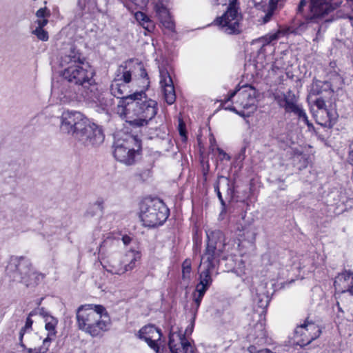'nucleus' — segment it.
Here are the masks:
<instances>
[{"label": "nucleus", "instance_id": "f257e3e1", "mask_svg": "<svg viewBox=\"0 0 353 353\" xmlns=\"http://www.w3.org/2000/svg\"><path fill=\"white\" fill-rule=\"evenodd\" d=\"M94 74L88 63L68 67L62 72L63 79L52 83V92L62 104L92 100L97 90Z\"/></svg>", "mask_w": 353, "mask_h": 353}, {"label": "nucleus", "instance_id": "f03ea898", "mask_svg": "<svg viewBox=\"0 0 353 353\" xmlns=\"http://www.w3.org/2000/svg\"><path fill=\"white\" fill-rule=\"evenodd\" d=\"M306 0H300L296 8V15L293 19L292 33L301 34L306 30L312 28L316 32L314 41H316L321 34L323 26L332 19H325L330 12L339 7L341 2L330 3L327 0H310L309 12H304V8L307 6Z\"/></svg>", "mask_w": 353, "mask_h": 353}, {"label": "nucleus", "instance_id": "7ed1b4c3", "mask_svg": "<svg viewBox=\"0 0 353 353\" xmlns=\"http://www.w3.org/2000/svg\"><path fill=\"white\" fill-rule=\"evenodd\" d=\"M61 131L70 134L83 146H97L104 141L102 130L97 125L90 123L78 111H65L61 117Z\"/></svg>", "mask_w": 353, "mask_h": 353}, {"label": "nucleus", "instance_id": "20e7f679", "mask_svg": "<svg viewBox=\"0 0 353 353\" xmlns=\"http://www.w3.org/2000/svg\"><path fill=\"white\" fill-rule=\"evenodd\" d=\"M78 328L92 337L98 336L108 330L110 319L105 308L101 305H84L76 312Z\"/></svg>", "mask_w": 353, "mask_h": 353}, {"label": "nucleus", "instance_id": "39448f33", "mask_svg": "<svg viewBox=\"0 0 353 353\" xmlns=\"http://www.w3.org/2000/svg\"><path fill=\"white\" fill-rule=\"evenodd\" d=\"M6 276L13 281L23 283L27 287L34 285L44 276L35 272L30 261L24 256H12L6 268Z\"/></svg>", "mask_w": 353, "mask_h": 353}, {"label": "nucleus", "instance_id": "423d86ee", "mask_svg": "<svg viewBox=\"0 0 353 353\" xmlns=\"http://www.w3.org/2000/svg\"><path fill=\"white\" fill-rule=\"evenodd\" d=\"M132 97L134 99L130 110H132L134 120L130 121V125L134 128L145 126L157 113V102L148 99L143 91L134 92Z\"/></svg>", "mask_w": 353, "mask_h": 353}, {"label": "nucleus", "instance_id": "0eeeda50", "mask_svg": "<svg viewBox=\"0 0 353 353\" xmlns=\"http://www.w3.org/2000/svg\"><path fill=\"white\" fill-rule=\"evenodd\" d=\"M208 241L203 254L201 256V262L206 265L216 267L220 260L228 259L225 237L220 230H208L206 232Z\"/></svg>", "mask_w": 353, "mask_h": 353}, {"label": "nucleus", "instance_id": "6e6552de", "mask_svg": "<svg viewBox=\"0 0 353 353\" xmlns=\"http://www.w3.org/2000/svg\"><path fill=\"white\" fill-rule=\"evenodd\" d=\"M216 5H226L229 2L227 10L221 17H217L215 23L222 31L228 34H238L241 32L240 21L241 14L238 12V0H212Z\"/></svg>", "mask_w": 353, "mask_h": 353}, {"label": "nucleus", "instance_id": "1a4fd4ad", "mask_svg": "<svg viewBox=\"0 0 353 353\" xmlns=\"http://www.w3.org/2000/svg\"><path fill=\"white\" fill-rule=\"evenodd\" d=\"M40 314L45 318V329L48 332V334L42 340L41 337L37 333L32 334L29 338L28 343L30 346L34 347H30L27 349V353H46L57 333L56 330L58 324L57 319L52 316L46 314L43 308L40 309Z\"/></svg>", "mask_w": 353, "mask_h": 353}, {"label": "nucleus", "instance_id": "9d476101", "mask_svg": "<svg viewBox=\"0 0 353 353\" xmlns=\"http://www.w3.org/2000/svg\"><path fill=\"white\" fill-rule=\"evenodd\" d=\"M168 209L160 200H150L141 206L140 217L145 227L162 225L168 217Z\"/></svg>", "mask_w": 353, "mask_h": 353}, {"label": "nucleus", "instance_id": "9b49d317", "mask_svg": "<svg viewBox=\"0 0 353 353\" xmlns=\"http://www.w3.org/2000/svg\"><path fill=\"white\" fill-rule=\"evenodd\" d=\"M132 74L126 66L121 65L118 67L115 77L110 85V92L112 96L119 100H127L134 99L133 94H129L127 83L130 82Z\"/></svg>", "mask_w": 353, "mask_h": 353}, {"label": "nucleus", "instance_id": "f8f14e48", "mask_svg": "<svg viewBox=\"0 0 353 353\" xmlns=\"http://www.w3.org/2000/svg\"><path fill=\"white\" fill-rule=\"evenodd\" d=\"M321 333V330L317 325L305 321L295 329L294 340L298 345L303 347L317 339Z\"/></svg>", "mask_w": 353, "mask_h": 353}, {"label": "nucleus", "instance_id": "ddd939ff", "mask_svg": "<svg viewBox=\"0 0 353 353\" xmlns=\"http://www.w3.org/2000/svg\"><path fill=\"white\" fill-rule=\"evenodd\" d=\"M130 141H117L114 144V157L119 161L125 165H132L134 163L135 156L139 153L141 149V145L139 143L138 148L135 150L131 147Z\"/></svg>", "mask_w": 353, "mask_h": 353}, {"label": "nucleus", "instance_id": "4468645a", "mask_svg": "<svg viewBox=\"0 0 353 353\" xmlns=\"http://www.w3.org/2000/svg\"><path fill=\"white\" fill-rule=\"evenodd\" d=\"M161 336L160 330L152 325H145L139 332V338L143 339L157 353H163L157 344V341L161 339Z\"/></svg>", "mask_w": 353, "mask_h": 353}, {"label": "nucleus", "instance_id": "2eb2a0df", "mask_svg": "<svg viewBox=\"0 0 353 353\" xmlns=\"http://www.w3.org/2000/svg\"><path fill=\"white\" fill-rule=\"evenodd\" d=\"M168 346L171 353H194L192 346L185 336L176 332L170 333Z\"/></svg>", "mask_w": 353, "mask_h": 353}, {"label": "nucleus", "instance_id": "dca6fc26", "mask_svg": "<svg viewBox=\"0 0 353 353\" xmlns=\"http://www.w3.org/2000/svg\"><path fill=\"white\" fill-rule=\"evenodd\" d=\"M160 83L163 88L165 101L171 105L176 100V94L172 78L166 70H160Z\"/></svg>", "mask_w": 353, "mask_h": 353}, {"label": "nucleus", "instance_id": "f3484780", "mask_svg": "<svg viewBox=\"0 0 353 353\" xmlns=\"http://www.w3.org/2000/svg\"><path fill=\"white\" fill-rule=\"evenodd\" d=\"M256 91L254 87L245 85L238 94L236 103L244 109H254Z\"/></svg>", "mask_w": 353, "mask_h": 353}, {"label": "nucleus", "instance_id": "a211bd4d", "mask_svg": "<svg viewBox=\"0 0 353 353\" xmlns=\"http://www.w3.org/2000/svg\"><path fill=\"white\" fill-rule=\"evenodd\" d=\"M87 63L85 57L74 48H71L61 58V65L67 69L68 67H74L79 65H83Z\"/></svg>", "mask_w": 353, "mask_h": 353}, {"label": "nucleus", "instance_id": "6ab92c4d", "mask_svg": "<svg viewBox=\"0 0 353 353\" xmlns=\"http://www.w3.org/2000/svg\"><path fill=\"white\" fill-rule=\"evenodd\" d=\"M334 285L339 292H347L353 296V274L345 272L339 274L335 279Z\"/></svg>", "mask_w": 353, "mask_h": 353}, {"label": "nucleus", "instance_id": "aec40b11", "mask_svg": "<svg viewBox=\"0 0 353 353\" xmlns=\"http://www.w3.org/2000/svg\"><path fill=\"white\" fill-rule=\"evenodd\" d=\"M291 91L288 92V97L285 101V105L284 106L286 112H292L298 116L299 119H302L308 126L310 123L307 119V117L305 110L296 103V99L294 94H291Z\"/></svg>", "mask_w": 353, "mask_h": 353}, {"label": "nucleus", "instance_id": "412c9836", "mask_svg": "<svg viewBox=\"0 0 353 353\" xmlns=\"http://www.w3.org/2000/svg\"><path fill=\"white\" fill-rule=\"evenodd\" d=\"M141 254L139 252L130 250L121 259V263L125 266L126 271H130L136 266V263L140 259Z\"/></svg>", "mask_w": 353, "mask_h": 353}, {"label": "nucleus", "instance_id": "4be33fe9", "mask_svg": "<svg viewBox=\"0 0 353 353\" xmlns=\"http://www.w3.org/2000/svg\"><path fill=\"white\" fill-rule=\"evenodd\" d=\"M216 267L211 265H206L203 262H200L199 271V283H202L210 286L212 283L211 276L212 271Z\"/></svg>", "mask_w": 353, "mask_h": 353}, {"label": "nucleus", "instance_id": "5701e85b", "mask_svg": "<svg viewBox=\"0 0 353 353\" xmlns=\"http://www.w3.org/2000/svg\"><path fill=\"white\" fill-rule=\"evenodd\" d=\"M156 11L163 26L168 30H173L174 23L171 19L168 10L163 6H157Z\"/></svg>", "mask_w": 353, "mask_h": 353}, {"label": "nucleus", "instance_id": "b1692460", "mask_svg": "<svg viewBox=\"0 0 353 353\" xmlns=\"http://www.w3.org/2000/svg\"><path fill=\"white\" fill-rule=\"evenodd\" d=\"M316 122L318 124L327 128H332L336 123V113L328 110V114H323L317 112Z\"/></svg>", "mask_w": 353, "mask_h": 353}, {"label": "nucleus", "instance_id": "393cba45", "mask_svg": "<svg viewBox=\"0 0 353 353\" xmlns=\"http://www.w3.org/2000/svg\"><path fill=\"white\" fill-rule=\"evenodd\" d=\"M125 101H119L115 111L121 118L125 119L126 122L130 123V121L134 120L132 110H129L130 109L131 102H128L126 105H124Z\"/></svg>", "mask_w": 353, "mask_h": 353}, {"label": "nucleus", "instance_id": "a878e982", "mask_svg": "<svg viewBox=\"0 0 353 353\" xmlns=\"http://www.w3.org/2000/svg\"><path fill=\"white\" fill-rule=\"evenodd\" d=\"M217 183L219 184L222 191L226 193L227 199L232 200L234 195V187L230 179L225 176H221L218 179Z\"/></svg>", "mask_w": 353, "mask_h": 353}, {"label": "nucleus", "instance_id": "bb28decb", "mask_svg": "<svg viewBox=\"0 0 353 353\" xmlns=\"http://www.w3.org/2000/svg\"><path fill=\"white\" fill-rule=\"evenodd\" d=\"M34 312H31L28 316L26 319L25 325L21 329L19 332V345L20 346L26 351L27 353V347L26 345L23 343V337L24 334L32 330V326L33 324V321L31 319V316L34 314Z\"/></svg>", "mask_w": 353, "mask_h": 353}, {"label": "nucleus", "instance_id": "cd10ccee", "mask_svg": "<svg viewBox=\"0 0 353 353\" xmlns=\"http://www.w3.org/2000/svg\"><path fill=\"white\" fill-rule=\"evenodd\" d=\"M103 268L107 272L114 274L121 275L127 272L126 269H125V266L121 263V260L114 262L113 264L103 265Z\"/></svg>", "mask_w": 353, "mask_h": 353}, {"label": "nucleus", "instance_id": "c85d7f7f", "mask_svg": "<svg viewBox=\"0 0 353 353\" xmlns=\"http://www.w3.org/2000/svg\"><path fill=\"white\" fill-rule=\"evenodd\" d=\"M126 7L134 12V10H142L146 7L148 0H127Z\"/></svg>", "mask_w": 353, "mask_h": 353}, {"label": "nucleus", "instance_id": "c756f323", "mask_svg": "<svg viewBox=\"0 0 353 353\" xmlns=\"http://www.w3.org/2000/svg\"><path fill=\"white\" fill-rule=\"evenodd\" d=\"M32 33L36 35L37 39L42 41H46L49 39L48 32L43 28H36L34 30H32Z\"/></svg>", "mask_w": 353, "mask_h": 353}, {"label": "nucleus", "instance_id": "7c9ffc66", "mask_svg": "<svg viewBox=\"0 0 353 353\" xmlns=\"http://www.w3.org/2000/svg\"><path fill=\"white\" fill-rule=\"evenodd\" d=\"M255 301L259 307L265 308L266 307L270 302V298L266 294H259L257 295Z\"/></svg>", "mask_w": 353, "mask_h": 353}, {"label": "nucleus", "instance_id": "2f4dec72", "mask_svg": "<svg viewBox=\"0 0 353 353\" xmlns=\"http://www.w3.org/2000/svg\"><path fill=\"white\" fill-rule=\"evenodd\" d=\"M315 105L318 108L319 110L317 112L323 113V114H328V110L325 107V102L321 98H318L316 99L314 102Z\"/></svg>", "mask_w": 353, "mask_h": 353}, {"label": "nucleus", "instance_id": "473e14b6", "mask_svg": "<svg viewBox=\"0 0 353 353\" xmlns=\"http://www.w3.org/2000/svg\"><path fill=\"white\" fill-rule=\"evenodd\" d=\"M178 129H179V134L182 137V140L183 141H185L187 140L185 124L181 119L179 120Z\"/></svg>", "mask_w": 353, "mask_h": 353}, {"label": "nucleus", "instance_id": "72a5a7b5", "mask_svg": "<svg viewBox=\"0 0 353 353\" xmlns=\"http://www.w3.org/2000/svg\"><path fill=\"white\" fill-rule=\"evenodd\" d=\"M288 97V96H287L285 94L274 95L275 101L277 102L278 105L281 108H284L285 105V101H287Z\"/></svg>", "mask_w": 353, "mask_h": 353}, {"label": "nucleus", "instance_id": "f704fd0d", "mask_svg": "<svg viewBox=\"0 0 353 353\" xmlns=\"http://www.w3.org/2000/svg\"><path fill=\"white\" fill-rule=\"evenodd\" d=\"M210 288V286L198 283L196 286V290L194 293H197L200 296H203L207 290Z\"/></svg>", "mask_w": 353, "mask_h": 353}, {"label": "nucleus", "instance_id": "c9c22d12", "mask_svg": "<svg viewBox=\"0 0 353 353\" xmlns=\"http://www.w3.org/2000/svg\"><path fill=\"white\" fill-rule=\"evenodd\" d=\"M191 272V262L190 260L186 259L183 261L182 265L183 276L185 277V274H189Z\"/></svg>", "mask_w": 353, "mask_h": 353}, {"label": "nucleus", "instance_id": "e433bc0d", "mask_svg": "<svg viewBox=\"0 0 353 353\" xmlns=\"http://www.w3.org/2000/svg\"><path fill=\"white\" fill-rule=\"evenodd\" d=\"M145 22H142L141 26L143 28L148 32H152L154 29V24L152 21L148 18V20L144 21Z\"/></svg>", "mask_w": 353, "mask_h": 353}, {"label": "nucleus", "instance_id": "4c0bfd02", "mask_svg": "<svg viewBox=\"0 0 353 353\" xmlns=\"http://www.w3.org/2000/svg\"><path fill=\"white\" fill-rule=\"evenodd\" d=\"M280 32H276L270 35L265 36L264 38H263V40H264V44H269L272 41L277 40L279 39Z\"/></svg>", "mask_w": 353, "mask_h": 353}, {"label": "nucleus", "instance_id": "58836bf2", "mask_svg": "<svg viewBox=\"0 0 353 353\" xmlns=\"http://www.w3.org/2000/svg\"><path fill=\"white\" fill-rule=\"evenodd\" d=\"M36 16L38 19L46 18L50 16V11L46 8H40L37 11Z\"/></svg>", "mask_w": 353, "mask_h": 353}, {"label": "nucleus", "instance_id": "ea45409f", "mask_svg": "<svg viewBox=\"0 0 353 353\" xmlns=\"http://www.w3.org/2000/svg\"><path fill=\"white\" fill-rule=\"evenodd\" d=\"M347 8L350 9V12L345 14L344 17L350 21H353V0H349L347 3Z\"/></svg>", "mask_w": 353, "mask_h": 353}, {"label": "nucleus", "instance_id": "a19ab883", "mask_svg": "<svg viewBox=\"0 0 353 353\" xmlns=\"http://www.w3.org/2000/svg\"><path fill=\"white\" fill-rule=\"evenodd\" d=\"M135 18L137 21L141 25L142 22H145L144 21L148 20V17L142 12L137 11L134 14Z\"/></svg>", "mask_w": 353, "mask_h": 353}, {"label": "nucleus", "instance_id": "79ce46f5", "mask_svg": "<svg viewBox=\"0 0 353 353\" xmlns=\"http://www.w3.org/2000/svg\"><path fill=\"white\" fill-rule=\"evenodd\" d=\"M347 161L353 163V140L350 142L348 145Z\"/></svg>", "mask_w": 353, "mask_h": 353}, {"label": "nucleus", "instance_id": "37998d69", "mask_svg": "<svg viewBox=\"0 0 353 353\" xmlns=\"http://www.w3.org/2000/svg\"><path fill=\"white\" fill-rule=\"evenodd\" d=\"M282 1L281 0H269L268 3V9H270L273 11H274L279 3H281Z\"/></svg>", "mask_w": 353, "mask_h": 353}, {"label": "nucleus", "instance_id": "c03bdc74", "mask_svg": "<svg viewBox=\"0 0 353 353\" xmlns=\"http://www.w3.org/2000/svg\"><path fill=\"white\" fill-rule=\"evenodd\" d=\"M36 23L38 25L37 28H43V27L46 26L48 23V21L46 18L37 19Z\"/></svg>", "mask_w": 353, "mask_h": 353}, {"label": "nucleus", "instance_id": "a18cd8bd", "mask_svg": "<svg viewBox=\"0 0 353 353\" xmlns=\"http://www.w3.org/2000/svg\"><path fill=\"white\" fill-rule=\"evenodd\" d=\"M241 91V89H238V90H235L232 92H231L230 94H228V96L227 97V98L225 99V103H228V101H230L232 100V99L239 92Z\"/></svg>", "mask_w": 353, "mask_h": 353}, {"label": "nucleus", "instance_id": "49530a36", "mask_svg": "<svg viewBox=\"0 0 353 353\" xmlns=\"http://www.w3.org/2000/svg\"><path fill=\"white\" fill-rule=\"evenodd\" d=\"M203 297V296H200L199 294L194 293L193 302L196 304V307H199Z\"/></svg>", "mask_w": 353, "mask_h": 353}, {"label": "nucleus", "instance_id": "de8ad7c7", "mask_svg": "<svg viewBox=\"0 0 353 353\" xmlns=\"http://www.w3.org/2000/svg\"><path fill=\"white\" fill-rule=\"evenodd\" d=\"M216 150L219 152V154L220 156H221V160H223V159L230 160V157L226 152H225L222 149L217 148Z\"/></svg>", "mask_w": 353, "mask_h": 353}, {"label": "nucleus", "instance_id": "09e8293b", "mask_svg": "<svg viewBox=\"0 0 353 353\" xmlns=\"http://www.w3.org/2000/svg\"><path fill=\"white\" fill-rule=\"evenodd\" d=\"M274 12V11H273L270 9L268 10V12L265 14V15L263 17V23H267L270 20L271 17L273 15Z\"/></svg>", "mask_w": 353, "mask_h": 353}, {"label": "nucleus", "instance_id": "8fccbe9b", "mask_svg": "<svg viewBox=\"0 0 353 353\" xmlns=\"http://www.w3.org/2000/svg\"><path fill=\"white\" fill-rule=\"evenodd\" d=\"M199 307H196V304L193 302L192 307H191V312L192 314V321L194 322L196 313L198 312Z\"/></svg>", "mask_w": 353, "mask_h": 353}, {"label": "nucleus", "instance_id": "3c124183", "mask_svg": "<svg viewBox=\"0 0 353 353\" xmlns=\"http://www.w3.org/2000/svg\"><path fill=\"white\" fill-rule=\"evenodd\" d=\"M131 241H132V239L129 236L124 235L122 237V241H123V244L125 245H129Z\"/></svg>", "mask_w": 353, "mask_h": 353}, {"label": "nucleus", "instance_id": "603ef678", "mask_svg": "<svg viewBox=\"0 0 353 353\" xmlns=\"http://www.w3.org/2000/svg\"><path fill=\"white\" fill-rule=\"evenodd\" d=\"M220 189L221 188H220L219 184L218 183H216V184L214 185V190L217 193V196L219 197V199H223L222 195H221V192L220 191Z\"/></svg>", "mask_w": 353, "mask_h": 353}, {"label": "nucleus", "instance_id": "864d4df0", "mask_svg": "<svg viewBox=\"0 0 353 353\" xmlns=\"http://www.w3.org/2000/svg\"><path fill=\"white\" fill-rule=\"evenodd\" d=\"M140 70H141V74H140L141 77L144 79L145 78V79H148V74H147L145 68H143V67H141Z\"/></svg>", "mask_w": 353, "mask_h": 353}, {"label": "nucleus", "instance_id": "5fc2aeb1", "mask_svg": "<svg viewBox=\"0 0 353 353\" xmlns=\"http://www.w3.org/2000/svg\"><path fill=\"white\" fill-rule=\"evenodd\" d=\"M225 109L229 110L232 112H234L236 114H240L239 111L236 110V109L232 105L227 106V107H225Z\"/></svg>", "mask_w": 353, "mask_h": 353}, {"label": "nucleus", "instance_id": "6e6d98bb", "mask_svg": "<svg viewBox=\"0 0 353 353\" xmlns=\"http://www.w3.org/2000/svg\"><path fill=\"white\" fill-rule=\"evenodd\" d=\"M258 353H276V352H272L268 349H265V350H262L259 351Z\"/></svg>", "mask_w": 353, "mask_h": 353}, {"label": "nucleus", "instance_id": "4d7b16f0", "mask_svg": "<svg viewBox=\"0 0 353 353\" xmlns=\"http://www.w3.org/2000/svg\"><path fill=\"white\" fill-rule=\"evenodd\" d=\"M220 200V202L223 206V210L222 212L225 210V201L223 200V199H219Z\"/></svg>", "mask_w": 353, "mask_h": 353}, {"label": "nucleus", "instance_id": "13d9d810", "mask_svg": "<svg viewBox=\"0 0 353 353\" xmlns=\"http://www.w3.org/2000/svg\"><path fill=\"white\" fill-rule=\"evenodd\" d=\"M255 239V234L254 232H251V237L250 239H249V241H254Z\"/></svg>", "mask_w": 353, "mask_h": 353}, {"label": "nucleus", "instance_id": "bf43d9fd", "mask_svg": "<svg viewBox=\"0 0 353 353\" xmlns=\"http://www.w3.org/2000/svg\"><path fill=\"white\" fill-rule=\"evenodd\" d=\"M109 241H112V239H108L105 240V241L103 242V244H102L101 246V247H102V246H105V244H108V243L109 242Z\"/></svg>", "mask_w": 353, "mask_h": 353}, {"label": "nucleus", "instance_id": "052dcab7", "mask_svg": "<svg viewBox=\"0 0 353 353\" xmlns=\"http://www.w3.org/2000/svg\"><path fill=\"white\" fill-rule=\"evenodd\" d=\"M240 112V114H238L239 115H240V116H244V114H243V112Z\"/></svg>", "mask_w": 353, "mask_h": 353}, {"label": "nucleus", "instance_id": "680f3d73", "mask_svg": "<svg viewBox=\"0 0 353 353\" xmlns=\"http://www.w3.org/2000/svg\"><path fill=\"white\" fill-rule=\"evenodd\" d=\"M96 204H97V205H98V206H99V208H101V204L100 203H98V202H97V203H96Z\"/></svg>", "mask_w": 353, "mask_h": 353}, {"label": "nucleus", "instance_id": "e2e57ef3", "mask_svg": "<svg viewBox=\"0 0 353 353\" xmlns=\"http://www.w3.org/2000/svg\"><path fill=\"white\" fill-rule=\"evenodd\" d=\"M282 2L284 1L285 0H281Z\"/></svg>", "mask_w": 353, "mask_h": 353}, {"label": "nucleus", "instance_id": "0e129e2a", "mask_svg": "<svg viewBox=\"0 0 353 353\" xmlns=\"http://www.w3.org/2000/svg\"><path fill=\"white\" fill-rule=\"evenodd\" d=\"M349 0H346L347 3L348 2Z\"/></svg>", "mask_w": 353, "mask_h": 353}]
</instances>
